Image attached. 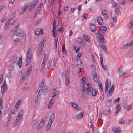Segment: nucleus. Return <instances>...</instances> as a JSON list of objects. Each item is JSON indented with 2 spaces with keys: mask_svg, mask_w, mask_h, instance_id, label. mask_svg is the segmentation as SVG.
<instances>
[{
  "mask_svg": "<svg viewBox=\"0 0 133 133\" xmlns=\"http://www.w3.org/2000/svg\"><path fill=\"white\" fill-rule=\"evenodd\" d=\"M92 89L91 85L89 83L83 82L82 90V92L83 95H86L88 94L91 92Z\"/></svg>",
  "mask_w": 133,
  "mask_h": 133,
  "instance_id": "f257e3e1",
  "label": "nucleus"
},
{
  "mask_svg": "<svg viewBox=\"0 0 133 133\" xmlns=\"http://www.w3.org/2000/svg\"><path fill=\"white\" fill-rule=\"evenodd\" d=\"M19 25L18 24L15 26L13 28L12 30V32L14 35H16V36L22 37L23 36L24 32L23 30L18 29Z\"/></svg>",
  "mask_w": 133,
  "mask_h": 133,
  "instance_id": "f03ea898",
  "label": "nucleus"
},
{
  "mask_svg": "<svg viewBox=\"0 0 133 133\" xmlns=\"http://www.w3.org/2000/svg\"><path fill=\"white\" fill-rule=\"evenodd\" d=\"M55 115L54 113H53L50 117L48 124L47 125L46 128V131L49 130L51 128V126L54 121L55 118Z\"/></svg>",
  "mask_w": 133,
  "mask_h": 133,
  "instance_id": "7ed1b4c3",
  "label": "nucleus"
},
{
  "mask_svg": "<svg viewBox=\"0 0 133 133\" xmlns=\"http://www.w3.org/2000/svg\"><path fill=\"white\" fill-rule=\"evenodd\" d=\"M31 49L30 48L28 49L27 52V57L26 62V65L29 64L30 63L31 58Z\"/></svg>",
  "mask_w": 133,
  "mask_h": 133,
  "instance_id": "20e7f679",
  "label": "nucleus"
},
{
  "mask_svg": "<svg viewBox=\"0 0 133 133\" xmlns=\"http://www.w3.org/2000/svg\"><path fill=\"white\" fill-rule=\"evenodd\" d=\"M32 68L31 66H30L28 68L27 71L25 72L23 75L22 77V80L25 79L26 77L30 75L31 71Z\"/></svg>",
  "mask_w": 133,
  "mask_h": 133,
  "instance_id": "39448f33",
  "label": "nucleus"
},
{
  "mask_svg": "<svg viewBox=\"0 0 133 133\" xmlns=\"http://www.w3.org/2000/svg\"><path fill=\"white\" fill-rule=\"evenodd\" d=\"M47 118L48 116H46L42 118L39 124L37 127V129H39L44 125L47 120Z\"/></svg>",
  "mask_w": 133,
  "mask_h": 133,
  "instance_id": "423d86ee",
  "label": "nucleus"
},
{
  "mask_svg": "<svg viewBox=\"0 0 133 133\" xmlns=\"http://www.w3.org/2000/svg\"><path fill=\"white\" fill-rule=\"evenodd\" d=\"M44 81L43 79L36 92V94L40 95L43 89Z\"/></svg>",
  "mask_w": 133,
  "mask_h": 133,
  "instance_id": "0eeeda50",
  "label": "nucleus"
},
{
  "mask_svg": "<svg viewBox=\"0 0 133 133\" xmlns=\"http://www.w3.org/2000/svg\"><path fill=\"white\" fill-rule=\"evenodd\" d=\"M7 85L6 81H5L2 84L1 88V91L2 94L4 93L7 91Z\"/></svg>",
  "mask_w": 133,
  "mask_h": 133,
  "instance_id": "6e6552de",
  "label": "nucleus"
},
{
  "mask_svg": "<svg viewBox=\"0 0 133 133\" xmlns=\"http://www.w3.org/2000/svg\"><path fill=\"white\" fill-rule=\"evenodd\" d=\"M115 86L114 85H113L111 87L110 89L108 91L107 94V96H111L112 94L114 91Z\"/></svg>",
  "mask_w": 133,
  "mask_h": 133,
  "instance_id": "1a4fd4ad",
  "label": "nucleus"
},
{
  "mask_svg": "<svg viewBox=\"0 0 133 133\" xmlns=\"http://www.w3.org/2000/svg\"><path fill=\"white\" fill-rule=\"evenodd\" d=\"M30 5V3H28L23 8H22L19 13L20 15H23L26 11V9L29 7Z\"/></svg>",
  "mask_w": 133,
  "mask_h": 133,
  "instance_id": "9d476101",
  "label": "nucleus"
},
{
  "mask_svg": "<svg viewBox=\"0 0 133 133\" xmlns=\"http://www.w3.org/2000/svg\"><path fill=\"white\" fill-rule=\"evenodd\" d=\"M43 30L40 28H37L35 30V35L38 36L42 34Z\"/></svg>",
  "mask_w": 133,
  "mask_h": 133,
  "instance_id": "9b49d317",
  "label": "nucleus"
},
{
  "mask_svg": "<svg viewBox=\"0 0 133 133\" xmlns=\"http://www.w3.org/2000/svg\"><path fill=\"white\" fill-rule=\"evenodd\" d=\"M99 29L101 34H104L106 33L107 29L106 27L104 26H101L100 27Z\"/></svg>",
  "mask_w": 133,
  "mask_h": 133,
  "instance_id": "f8f14e48",
  "label": "nucleus"
},
{
  "mask_svg": "<svg viewBox=\"0 0 133 133\" xmlns=\"http://www.w3.org/2000/svg\"><path fill=\"white\" fill-rule=\"evenodd\" d=\"M70 104L72 107L78 110H80L81 108L77 104L73 102H71Z\"/></svg>",
  "mask_w": 133,
  "mask_h": 133,
  "instance_id": "ddd939ff",
  "label": "nucleus"
},
{
  "mask_svg": "<svg viewBox=\"0 0 133 133\" xmlns=\"http://www.w3.org/2000/svg\"><path fill=\"white\" fill-rule=\"evenodd\" d=\"M121 109V107L119 104H118L116 106V111L114 113V115L115 116L120 111Z\"/></svg>",
  "mask_w": 133,
  "mask_h": 133,
  "instance_id": "4468645a",
  "label": "nucleus"
},
{
  "mask_svg": "<svg viewBox=\"0 0 133 133\" xmlns=\"http://www.w3.org/2000/svg\"><path fill=\"white\" fill-rule=\"evenodd\" d=\"M84 115V112L83 111L81 112L80 113L78 114L76 116L77 119H82Z\"/></svg>",
  "mask_w": 133,
  "mask_h": 133,
  "instance_id": "2eb2a0df",
  "label": "nucleus"
},
{
  "mask_svg": "<svg viewBox=\"0 0 133 133\" xmlns=\"http://www.w3.org/2000/svg\"><path fill=\"white\" fill-rule=\"evenodd\" d=\"M90 28L91 30L93 32H94L96 29V26L93 24H90Z\"/></svg>",
  "mask_w": 133,
  "mask_h": 133,
  "instance_id": "dca6fc26",
  "label": "nucleus"
},
{
  "mask_svg": "<svg viewBox=\"0 0 133 133\" xmlns=\"http://www.w3.org/2000/svg\"><path fill=\"white\" fill-rule=\"evenodd\" d=\"M15 14L16 12L15 11L13 12L9 18L8 20L11 21L13 20L15 17Z\"/></svg>",
  "mask_w": 133,
  "mask_h": 133,
  "instance_id": "f3484780",
  "label": "nucleus"
},
{
  "mask_svg": "<svg viewBox=\"0 0 133 133\" xmlns=\"http://www.w3.org/2000/svg\"><path fill=\"white\" fill-rule=\"evenodd\" d=\"M97 22L98 24L100 25H102L103 23L102 18L100 17L98 18L97 20Z\"/></svg>",
  "mask_w": 133,
  "mask_h": 133,
  "instance_id": "a211bd4d",
  "label": "nucleus"
},
{
  "mask_svg": "<svg viewBox=\"0 0 133 133\" xmlns=\"http://www.w3.org/2000/svg\"><path fill=\"white\" fill-rule=\"evenodd\" d=\"M132 42H130L129 43L125 45L123 47V49H126L128 47L130 46L133 45Z\"/></svg>",
  "mask_w": 133,
  "mask_h": 133,
  "instance_id": "6ab92c4d",
  "label": "nucleus"
},
{
  "mask_svg": "<svg viewBox=\"0 0 133 133\" xmlns=\"http://www.w3.org/2000/svg\"><path fill=\"white\" fill-rule=\"evenodd\" d=\"M46 63V62H43V61L42 63V64L41 65V68L40 70V71L42 73L43 72L45 68L44 66L45 65Z\"/></svg>",
  "mask_w": 133,
  "mask_h": 133,
  "instance_id": "aec40b11",
  "label": "nucleus"
},
{
  "mask_svg": "<svg viewBox=\"0 0 133 133\" xmlns=\"http://www.w3.org/2000/svg\"><path fill=\"white\" fill-rule=\"evenodd\" d=\"M43 48V47L41 48V46H39L37 52V55L38 56H39L42 52Z\"/></svg>",
  "mask_w": 133,
  "mask_h": 133,
  "instance_id": "412c9836",
  "label": "nucleus"
},
{
  "mask_svg": "<svg viewBox=\"0 0 133 133\" xmlns=\"http://www.w3.org/2000/svg\"><path fill=\"white\" fill-rule=\"evenodd\" d=\"M93 78L95 82H97L99 81L98 77L96 74L93 75Z\"/></svg>",
  "mask_w": 133,
  "mask_h": 133,
  "instance_id": "4be33fe9",
  "label": "nucleus"
},
{
  "mask_svg": "<svg viewBox=\"0 0 133 133\" xmlns=\"http://www.w3.org/2000/svg\"><path fill=\"white\" fill-rule=\"evenodd\" d=\"M91 94L92 95L94 96H95L97 93V91L95 89H92V90H91Z\"/></svg>",
  "mask_w": 133,
  "mask_h": 133,
  "instance_id": "5701e85b",
  "label": "nucleus"
},
{
  "mask_svg": "<svg viewBox=\"0 0 133 133\" xmlns=\"http://www.w3.org/2000/svg\"><path fill=\"white\" fill-rule=\"evenodd\" d=\"M46 41V39H43L41 41L40 43L39 46H41V48L43 47L44 43Z\"/></svg>",
  "mask_w": 133,
  "mask_h": 133,
  "instance_id": "b1692460",
  "label": "nucleus"
},
{
  "mask_svg": "<svg viewBox=\"0 0 133 133\" xmlns=\"http://www.w3.org/2000/svg\"><path fill=\"white\" fill-rule=\"evenodd\" d=\"M112 130L115 133H118L121 132V130L118 128H114L112 129Z\"/></svg>",
  "mask_w": 133,
  "mask_h": 133,
  "instance_id": "393cba45",
  "label": "nucleus"
},
{
  "mask_svg": "<svg viewBox=\"0 0 133 133\" xmlns=\"http://www.w3.org/2000/svg\"><path fill=\"white\" fill-rule=\"evenodd\" d=\"M18 108H14L12 109H11L10 111L9 114L10 115L11 114H14L16 113L17 111Z\"/></svg>",
  "mask_w": 133,
  "mask_h": 133,
  "instance_id": "a878e982",
  "label": "nucleus"
},
{
  "mask_svg": "<svg viewBox=\"0 0 133 133\" xmlns=\"http://www.w3.org/2000/svg\"><path fill=\"white\" fill-rule=\"evenodd\" d=\"M22 59L21 57H20L19 58L18 61L17 62V64H18L20 68H21L22 66Z\"/></svg>",
  "mask_w": 133,
  "mask_h": 133,
  "instance_id": "bb28decb",
  "label": "nucleus"
},
{
  "mask_svg": "<svg viewBox=\"0 0 133 133\" xmlns=\"http://www.w3.org/2000/svg\"><path fill=\"white\" fill-rule=\"evenodd\" d=\"M17 59V57L16 56H14L13 57L12 59L11 60V61L12 63L13 64L16 63Z\"/></svg>",
  "mask_w": 133,
  "mask_h": 133,
  "instance_id": "cd10ccee",
  "label": "nucleus"
},
{
  "mask_svg": "<svg viewBox=\"0 0 133 133\" xmlns=\"http://www.w3.org/2000/svg\"><path fill=\"white\" fill-rule=\"evenodd\" d=\"M102 85V84L101 82H99L98 83V85L99 87L100 91L101 93H102L103 90V88Z\"/></svg>",
  "mask_w": 133,
  "mask_h": 133,
  "instance_id": "c85d7f7f",
  "label": "nucleus"
},
{
  "mask_svg": "<svg viewBox=\"0 0 133 133\" xmlns=\"http://www.w3.org/2000/svg\"><path fill=\"white\" fill-rule=\"evenodd\" d=\"M54 102L53 101H52L51 100V99L48 107L49 109L50 108H51V107L54 104Z\"/></svg>",
  "mask_w": 133,
  "mask_h": 133,
  "instance_id": "c756f323",
  "label": "nucleus"
},
{
  "mask_svg": "<svg viewBox=\"0 0 133 133\" xmlns=\"http://www.w3.org/2000/svg\"><path fill=\"white\" fill-rule=\"evenodd\" d=\"M74 49L76 50V53L79 52L80 48H79V47L78 48L77 45H75L74 46Z\"/></svg>",
  "mask_w": 133,
  "mask_h": 133,
  "instance_id": "7c9ffc66",
  "label": "nucleus"
},
{
  "mask_svg": "<svg viewBox=\"0 0 133 133\" xmlns=\"http://www.w3.org/2000/svg\"><path fill=\"white\" fill-rule=\"evenodd\" d=\"M40 95L36 94V97L34 100V102L35 103H36L37 102L38 99Z\"/></svg>",
  "mask_w": 133,
  "mask_h": 133,
  "instance_id": "2f4dec72",
  "label": "nucleus"
},
{
  "mask_svg": "<svg viewBox=\"0 0 133 133\" xmlns=\"http://www.w3.org/2000/svg\"><path fill=\"white\" fill-rule=\"evenodd\" d=\"M65 81L66 84L69 87L70 86V85L69 78L65 79Z\"/></svg>",
  "mask_w": 133,
  "mask_h": 133,
  "instance_id": "473e14b6",
  "label": "nucleus"
},
{
  "mask_svg": "<svg viewBox=\"0 0 133 133\" xmlns=\"http://www.w3.org/2000/svg\"><path fill=\"white\" fill-rule=\"evenodd\" d=\"M48 55L47 54H45L44 55V58L43 59V62H46V60L47 59Z\"/></svg>",
  "mask_w": 133,
  "mask_h": 133,
  "instance_id": "72a5a7b5",
  "label": "nucleus"
},
{
  "mask_svg": "<svg viewBox=\"0 0 133 133\" xmlns=\"http://www.w3.org/2000/svg\"><path fill=\"white\" fill-rule=\"evenodd\" d=\"M101 12L102 14V15L103 16L107 15L108 14V13L105 10H103L101 11Z\"/></svg>",
  "mask_w": 133,
  "mask_h": 133,
  "instance_id": "f704fd0d",
  "label": "nucleus"
},
{
  "mask_svg": "<svg viewBox=\"0 0 133 133\" xmlns=\"http://www.w3.org/2000/svg\"><path fill=\"white\" fill-rule=\"evenodd\" d=\"M9 70L10 71H12L14 70V65L13 64H11L10 65L9 67Z\"/></svg>",
  "mask_w": 133,
  "mask_h": 133,
  "instance_id": "c9c22d12",
  "label": "nucleus"
},
{
  "mask_svg": "<svg viewBox=\"0 0 133 133\" xmlns=\"http://www.w3.org/2000/svg\"><path fill=\"white\" fill-rule=\"evenodd\" d=\"M52 63V61H49L48 62V63L47 66V68H48V69H49V68L51 66Z\"/></svg>",
  "mask_w": 133,
  "mask_h": 133,
  "instance_id": "e433bc0d",
  "label": "nucleus"
},
{
  "mask_svg": "<svg viewBox=\"0 0 133 133\" xmlns=\"http://www.w3.org/2000/svg\"><path fill=\"white\" fill-rule=\"evenodd\" d=\"M132 26H133V20L132 22L129 24L128 26V28L129 29H130Z\"/></svg>",
  "mask_w": 133,
  "mask_h": 133,
  "instance_id": "4c0bfd02",
  "label": "nucleus"
},
{
  "mask_svg": "<svg viewBox=\"0 0 133 133\" xmlns=\"http://www.w3.org/2000/svg\"><path fill=\"white\" fill-rule=\"evenodd\" d=\"M11 116L9 115L8 116V121L6 122L7 124H8L11 121Z\"/></svg>",
  "mask_w": 133,
  "mask_h": 133,
  "instance_id": "58836bf2",
  "label": "nucleus"
},
{
  "mask_svg": "<svg viewBox=\"0 0 133 133\" xmlns=\"http://www.w3.org/2000/svg\"><path fill=\"white\" fill-rule=\"evenodd\" d=\"M57 42L56 39L55 40L54 42V49H56L57 48Z\"/></svg>",
  "mask_w": 133,
  "mask_h": 133,
  "instance_id": "ea45409f",
  "label": "nucleus"
},
{
  "mask_svg": "<svg viewBox=\"0 0 133 133\" xmlns=\"http://www.w3.org/2000/svg\"><path fill=\"white\" fill-rule=\"evenodd\" d=\"M83 38L84 40L86 41H88V40L89 38L88 37V36L85 35L83 37Z\"/></svg>",
  "mask_w": 133,
  "mask_h": 133,
  "instance_id": "a19ab883",
  "label": "nucleus"
},
{
  "mask_svg": "<svg viewBox=\"0 0 133 133\" xmlns=\"http://www.w3.org/2000/svg\"><path fill=\"white\" fill-rule=\"evenodd\" d=\"M2 104L3 101L0 98V109H1L3 108Z\"/></svg>",
  "mask_w": 133,
  "mask_h": 133,
  "instance_id": "79ce46f5",
  "label": "nucleus"
},
{
  "mask_svg": "<svg viewBox=\"0 0 133 133\" xmlns=\"http://www.w3.org/2000/svg\"><path fill=\"white\" fill-rule=\"evenodd\" d=\"M53 95L52 96L55 97L56 96V91L54 89V90L53 91Z\"/></svg>",
  "mask_w": 133,
  "mask_h": 133,
  "instance_id": "37998d69",
  "label": "nucleus"
},
{
  "mask_svg": "<svg viewBox=\"0 0 133 133\" xmlns=\"http://www.w3.org/2000/svg\"><path fill=\"white\" fill-rule=\"evenodd\" d=\"M77 42L80 43H81L82 42V41L83 40L82 38H77Z\"/></svg>",
  "mask_w": 133,
  "mask_h": 133,
  "instance_id": "c03bdc74",
  "label": "nucleus"
},
{
  "mask_svg": "<svg viewBox=\"0 0 133 133\" xmlns=\"http://www.w3.org/2000/svg\"><path fill=\"white\" fill-rule=\"evenodd\" d=\"M119 100H120V98L119 97H118L117 99L114 100V103H119Z\"/></svg>",
  "mask_w": 133,
  "mask_h": 133,
  "instance_id": "a18cd8bd",
  "label": "nucleus"
},
{
  "mask_svg": "<svg viewBox=\"0 0 133 133\" xmlns=\"http://www.w3.org/2000/svg\"><path fill=\"white\" fill-rule=\"evenodd\" d=\"M101 65L102 66L103 69L104 70H105L107 69V67L105 66L103 63H101Z\"/></svg>",
  "mask_w": 133,
  "mask_h": 133,
  "instance_id": "49530a36",
  "label": "nucleus"
},
{
  "mask_svg": "<svg viewBox=\"0 0 133 133\" xmlns=\"http://www.w3.org/2000/svg\"><path fill=\"white\" fill-rule=\"evenodd\" d=\"M119 123L120 124H124L125 123V121L123 119H121L119 121Z\"/></svg>",
  "mask_w": 133,
  "mask_h": 133,
  "instance_id": "de8ad7c7",
  "label": "nucleus"
},
{
  "mask_svg": "<svg viewBox=\"0 0 133 133\" xmlns=\"http://www.w3.org/2000/svg\"><path fill=\"white\" fill-rule=\"evenodd\" d=\"M23 109H21L19 113V114H18V115L22 116L23 114Z\"/></svg>",
  "mask_w": 133,
  "mask_h": 133,
  "instance_id": "09e8293b",
  "label": "nucleus"
},
{
  "mask_svg": "<svg viewBox=\"0 0 133 133\" xmlns=\"http://www.w3.org/2000/svg\"><path fill=\"white\" fill-rule=\"evenodd\" d=\"M38 0H35L33 2V3L32 5V6L34 7L35 5L37 3Z\"/></svg>",
  "mask_w": 133,
  "mask_h": 133,
  "instance_id": "8fccbe9b",
  "label": "nucleus"
},
{
  "mask_svg": "<svg viewBox=\"0 0 133 133\" xmlns=\"http://www.w3.org/2000/svg\"><path fill=\"white\" fill-rule=\"evenodd\" d=\"M126 74V72H124L122 74H121L120 75H119L120 77H124L125 76V75Z\"/></svg>",
  "mask_w": 133,
  "mask_h": 133,
  "instance_id": "3c124183",
  "label": "nucleus"
},
{
  "mask_svg": "<svg viewBox=\"0 0 133 133\" xmlns=\"http://www.w3.org/2000/svg\"><path fill=\"white\" fill-rule=\"evenodd\" d=\"M21 117L22 116L18 115L16 120L19 122L21 118Z\"/></svg>",
  "mask_w": 133,
  "mask_h": 133,
  "instance_id": "603ef678",
  "label": "nucleus"
},
{
  "mask_svg": "<svg viewBox=\"0 0 133 133\" xmlns=\"http://www.w3.org/2000/svg\"><path fill=\"white\" fill-rule=\"evenodd\" d=\"M19 121H18L16 120L15 121L14 123L13 124V126L14 127H15L16 126V125H17L18 124V122Z\"/></svg>",
  "mask_w": 133,
  "mask_h": 133,
  "instance_id": "864d4df0",
  "label": "nucleus"
},
{
  "mask_svg": "<svg viewBox=\"0 0 133 133\" xmlns=\"http://www.w3.org/2000/svg\"><path fill=\"white\" fill-rule=\"evenodd\" d=\"M123 105L124 107L125 108L127 107L128 106V105L127 104V102L126 101L124 102L123 104Z\"/></svg>",
  "mask_w": 133,
  "mask_h": 133,
  "instance_id": "5fc2aeb1",
  "label": "nucleus"
},
{
  "mask_svg": "<svg viewBox=\"0 0 133 133\" xmlns=\"http://www.w3.org/2000/svg\"><path fill=\"white\" fill-rule=\"evenodd\" d=\"M88 15L87 14L84 13V15L83 16L82 18H83V19H86L87 17V16Z\"/></svg>",
  "mask_w": 133,
  "mask_h": 133,
  "instance_id": "6e6d98bb",
  "label": "nucleus"
},
{
  "mask_svg": "<svg viewBox=\"0 0 133 133\" xmlns=\"http://www.w3.org/2000/svg\"><path fill=\"white\" fill-rule=\"evenodd\" d=\"M77 9L76 8H71V12L72 13H74L75 11V10Z\"/></svg>",
  "mask_w": 133,
  "mask_h": 133,
  "instance_id": "4d7b16f0",
  "label": "nucleus"
},
{
  "mask_svg": "<svg viewBox=\"0 0 133 133\" xmlns=\"http://www.w3.org/2000/svg\"><path fill=\"white\" fill-rule=\"evenodd\" d=\"M99 39L101 40V39H103L104 38V36L103 35H101L100 34H99Z\"/></svg>",
  "mask_w": 133,
  "mask_h": 133,
  "instance_id": "13d9d810",
  "label": "nucleus"
},
{
  "mask_svg": "<svg viewBox=\"0 0 133 133\" xmlns=\"http://www.w3.org/2000/svg\"><path fill=\"white\" fill-rule=\"evenodd\" d=\"M20 39L18 38H16L14 39H13V41L14 42H19L20 41Z\"/></svg>",
  "mask_w": 133,
  "mask_h": 133,
  "instance_id": "bf43d9fd",
  "label": "nucleus"
},
{
  "mask_svg": "<svg viewBox=\"0 0 133 133\" xmlns=\"http://www.w3.org/2000/svg\"><path fill=\"white\" fill-rule=\"evenodd\" d=\"M11 74L10 72H9L7 75V77L8 78H9L11 77Z\"/></svg>",
  "mask_w": 133,
  "mask_h": 133,
  "instance_id": "052dcab7",
  "label": "nucleus"
},
{
  "mask_svg": "<svg viewBox=\"0 0 133 133\" xmlns=\"http://www.w3.org/2000/svg\"><path fill=\"white\" fill-rule=\"evenodd\" d=\"M123 72V71L121 69H120V68L118 69V73L120 75Z\"/></svg>",
  "mask_w": 133,
  "mask_h": 133,
  "instance_id": "680f3d73",
  "label": "nucleus"
},
{
  "mask_svg": "<svg viewBox=\"0 0 133 133\" xmlns=\"http://www.w3.org/2000/svg\"><path fill=\"white\" fill-rule=\"evenodd\" d=\"M10 21H9L8 20V21L6 23L5 25H6L8 26H9L10 24Z\"/></svg>",
  "mask_w": 133,
  "mask_h": 133,
  "instance_id": "e2e57ef3",
  "label": "nucleus"
},
{
  "mask_svg": "<svg viewBox=\"0 0 133 133\" xmlns=\"http://www.w3.org/2000/svg\"><path fill=\"white\" fill-rule=\"evenodd\" d=\"M40 10L41 9H39V8L38 9L37 8L35 12L38 14L39 13Z\"/></svg>",
  "mask_w": 133,
  "mask_h": 133,
  "instance_id": "0e129e2a",
  "label": "nucleus"
},
{
  "mask_svg": "<svg viewBox=\"0 0 133 133\" xmlns=\"http://www.w3.org/2000/svg\"><path fill=\"white\" fill-rule=\"evenodd\" d=\"M103 49V50L106 53L107 52V49L106 48V46L105 45V46H104L102 48Z\"/></svg>",
  "mask_w": 133,
  "mask_h": 133,
  "instance_id": "69168bd1",
  "label": "nucleus"
},
{
  "mask_svg": "<svg viewBox=\"0 0 133 133\" xmlns=\"http://www.w3.org/2000/svg\"><path fill=\"white\" fill-rule=\"evenodd\" d=\"M34 8V7L31 6L30 8L29 9L28 11L30 12H31V11Z\"/></svg>",
  "mask_w": 133,
  "mask_h": 133,
  "instance_id": "338daca9",
  "label": "nucleus"
},
{
  "mask_svg": "<svg viewBox=\"0 0 133 133\" xmlns=\"http://www.w3.org/2000/svg\"><path fill=\"white\" fill-rule=\"evenodd\" d=\"M118 8H116L115 9V14H118Z\"/></svg>",
  "mask_w": 133,
  "mask_h": 133,
  "instance_id": "774afa93",
  "label": "nucleus"
}]
</instances>
